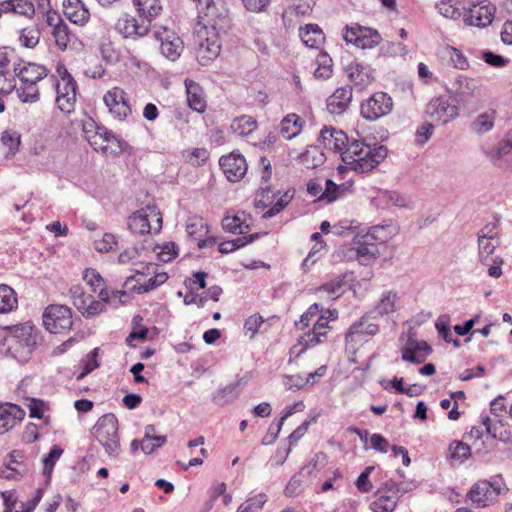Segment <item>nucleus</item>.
<instances>
[{
  "instance_id": "nucleus-1",
  "label": "nucleus",
  "mask_w": 512,
  "mask_h": 512,
  "mask_svg": "<svg viewBox=\"0 0 512 512\" xmlns=\"http://www.w3.org/2000/svg\"><path fill=\"white\" fill-rule=\"evenodd\" d=\"M319 142L327 150L340 152L342 161L359 173H366L375 168L386 156L387 148L383 145H370L364 140L349 142L347 135L333 127H324Z\"/></svg>"
},
{
  "instance_id": "nucleus-2",
  "label": "nucleus",
  "mask_w": 512,
  "mask_h": 512,
  "mask_svg": "<svg viewBox=\"0 0 512 512\" xmlns=\"http://www.w3.org/2000/svg\"><path fill=\"white\" fill-rule=\"evenodd\" d=\"M14 72L20 84L16 92L24 103H35L40 99L38 83L48 77L49 70L40 64L20 61L14 63Z\"/></svg>"
},
{
  "instance_id": "nucleus-3",
  "label": "nucleus",
  "mask_w": 512,
  "mask_h": 512,
  "mask_svg": "<svg viewBox=\"0 0 512 512\" xmlns=\"http://www.w3.org/2000/svg\"><path fill=\"white\" fill-rule=\"evenodd\" d=\"M134 274L127 277L124 287H128L131 280L136 284L131 287L132 291L137 293L149 292L165 283L168 279L166 272H158V266L152 262L137 261L134 263Z\"/></svg>"
},
{
  "instance_id": "nucleus-4",
  "label": "nucleus",
  "mask_w": 512,
  "mask_h": 512,
  "mask_svg": "<svg viewBox=\"0 0 512 512\" xmlns=\"http://www.w3.org/2000/svg\"><path fill=\"white\" fill-rule=\"evenodd\" d=\"M92 434L102 445L106 454L110 457H118L121 452L118 433V420L112 413L101 416L93 426Z\"/></svg>"
},
{
  "instance_id": "nucleus-5",
  "label": "nucleus",
  "mask_w": 512,
  "mask_h": 512,
  "mask_svg": "<svg viewBox=\"0 0 512 512\" xmlns=\"http://www.w3.org/2000/svg\"><path fill=\"white\" fill-rule=\"evenodd\" d=\"M37 333L29 322L11 328L5 339L8 351L15 358H26L37 344Z\"/></svg>"
},
{
  "instance_id": "nucleus-6",
  "label": "nucleus",
  "mask_w": 512,
  "mask_h": 512,
  "mask_svg": "<svg viewBox=\"0 0 512 512\" xmlns=\"http://www.w3.org/2000/svg\"><path fill=\"white\" fill-rule=\"evenodd\" d=\"M128 227L134 234L159 232L162 227V217L158 208L147 205L133 213L128 219Z\"/></svg>"
},
{
  "instance_id": "nucleus-7",
  "label": "nucleus",
  "mask_w": 512,
  "mask_h": 512,
  "mask_svg": "<svg viewBox=\"0 0 512 512\" xmlns=\"http://www.w3.org/2000/svg\"><path fill=\"white\" fill-rule=\"evenodd\" d=\"M221 43L218 32L203 26L196 35V58L202 66L216 59L220 53Z\"/></svg>"
},
{
  "instance_id": "nucleus-8",
  "label": "nucleus",
  "mask_w": 512,
  "mask_h": 512,
  "mask_svg": "<svg viewBox=\"0 0 512 512\" xmlns=\"http://www.w3.org/2000/svg\"><path fill=\"white\" fill-rule=\"evenodd\" d=\"M504 490L501 479L494 481L481 480L469 490L467 497L476 508H484L493 504Z\"/></svg>"
},
{
  "instance_id": "nucleus-9",
  "label": "nucleus",
  "mask_w": 512,
  "mask_h": 512,
  "mask_svg": "<svg viewBox=\"0 0 512 512\" xmlns=\"http://www.w3.org/2000/svg\"><path fill=\"white\" fill-rule=\"evenodd\" d=\"M43 324L51 333H62L72 327V312L65 305H50L43 313Z\"/></svg>"
},
{
  "instance_id": "nucleus-10",
  "label": "nucleus",
  "mask_w": 512,
  "mask_h": 512,
  "mask_svg": "<svg viewBox=\"0 0 512 512\" xmlns=\"http://www.w3.org/2000/svg\"><path fill=\"white\" fill-rule=\"evenodd\" d=\"M406 491L394 481L386 482L376 493V499L370 504L373 512H393L399 498Z\"/></svg>"
},
{
  "instance_id": "nucleus-11",
  "label": "nucleus",
  "mask_w": 512,
  "mask_h": 512,
  "mask_svg": "<svg viewBox=\"0 0 512 512\" xmlns=\"http://www.w3.org/2000/svg\"><path fill=\"white\" fill-rule=\"evenodd\" d=\"M155 39L160 43L161 54L170 61H176L184 50L181 38L172 30L164 26L154 27Z\"/></svg>"
},
{
  "instance_id": "nucleus-12",
  "label": "nucleus",
  "mask_w": 512,
  "mask_h": 512,
  "mask_svg": "<svg viewBox=\"0 0 512 512\" xmlns=\"http://www.w3.org/2000/svg\"><path fill=\"white\" fill-rule=\"evenodd\" d=\"M458 106L447 96L432 98L426 106V115L434 122L446 124L458 116Z\"/></svg>"
},
{
  "instance_id": "nucleus-13",
  "label": "nucleus",
  "mask_w": 512,
  "mask_h": 512,
  "mask_svg": "<svg viewBox=\"0 0 512 512\" xmlns=\"http://www.w3.org/2000/svg\"><path fill=\"white\" fill-rule=\"evenodd\" d=\"M392 108V98L387 93L376 92L361 104L360 112L363 118L374 121L388 115Z\"/></svg>"
},
{
  "instance_id": "nucleus-14",
  "label": "nucleus",
  "mask_w": 512,
  "mask_h": 512,
  "mask_svg": "<svg viewBox=\"0 0 512 512\" xmlns=\"http://www.w3.org/2000/svg\"><path fill=\"white\" fill-rule=\"evenodd\" d=\"M463 21L468 26L484 28L490 25L495 17V6L487 1L472 4L468 9L463 7Z\"/></svg>"
},
{
  "instance_id": "nucleus-15",
  "label": "nucleus",
  "mask_w": 512,
  "mask_h": 512,
  "mask_svg": "<svg viewBox=\"0 0 512 512\" xmlns=\"http://www.w3.org/2000/svg\"><path fill=\"white\" fill-rule=\"evenodd\" d=\"M103 101L115 119L123 121L132 113L127 93L120 87L108 90L103 96Z\"/></svg>"
},
{
  "instance_id": "nucleus-16",
  "label": "nucleus",
  "mask_w": 512,
  "mask_h": 512,
  "mask_svg": "<svg viewBox=\"0 0 512 512\" xmlns=\"http://www.w3.org/2000/svg\"><path fill=\"white\" fill-rule=\"evenodd\" d=\"M114 29L123 38L138 39L147 35L150 27L145 23H139L128 13H122L116 20Z\"/></svg>"
},
{
  "instance_id": "nucleus-17",
  "label": "nucleus",
  "mask_w": 512,
  "mask_h": 512,
  "mask_svg": "<svg viewBox=\"0 0 512 512\" xmlns=\"http://www.w3.org/2000/svg\"><path fill=\"white\" fill-rule=\"evenodd\" d=\"M219 164L230 182L240 181L245 176L248 168L244 156L236 152L222 156L219 160Z\"/></svg>"
},
{
  "instance_id": "nucleus-18",
  "label": "nucleus",
  "mask_w": 512,
  "mask_h": 512,
  "mask_svg": "<svg viewBox=\"0 0 512 512\" xmlns=\"http://www.w3.org/2000/svg\"><path fill=\"white\" fill-rule=\"evenodd\" d=\"M403 361L421 364L431 354L432 348L424 340H417L409 336L406 344L400 349Z\"/></svg>"
},
{
  "instance_id": "nucleus-19",
  "label": "nucleus",
  "mask_w": 512,
  "mask_h": 512,
  "mask_svg": "<svg viewBox=\"0 0 512 512\" xmlns=\"http://www.w3.org/2000/svg\"><path fill=\"white\" fill-rule=\"evenodd\" d=\"M58 108L65 113H70L76 100V83L69 75L62 77L61 82L55 84Z\"/></svg>"
},
{
  "instance_id": "nucleus-20",
  "label": "nucleus",
  "mask_w": 512,
  "mask_h": 512,
  "mask_svg": "<svg viewBox=\"0 0 512 512\" xmlns=\"http://www.w3.org/2000/svg\"><path fill=\"white\" fill-rule=\"evenodd\" d=\"M477 89V82L462 74H456L451 80L447 91L456 98L459 103L469 101Z\"/></svg>"
},
{
  "instance_id": "nucleus-21",
  "label": "nucleus",
  "mask_w": 512,
  "mask_h": 512,
  "mask_svg": "<svg viewBox=\"0 0 512 512\" xmlns=\"http://www.w3.org/2000/svg\"><path fill=\"white\" fill-rule=\"evenodd\" d=\"M83 133L94 150L106 154L109 134L106 128L98 127L92 119H89L83 124Z\"/></svg>"
},
{
  "instance_id": "nucleus-22",
  "label": "nucleus",
  "mask_w": 512,
  "mask_h": 512,
  "mask_svg": "<svg viewBox=\"0 0 512 512\" xmlns=\"http://www.w3.org/2000/svg\"><path fill=\"white\" fill-rule=\"evenodd\" d=\"M373 319L370 314H364L359 321L352 324L346 334L347 343H358L362 341V336H374L379 332V326L369 322Z\"/></svg>"
},
{
  "instance_id": "nucleus-23",
  "label": "nucleus",
  "mask_w": 512,
  "mask_h": 512,
  "mask_svg": "<svg viewBox=\"0 0 512 512\" xmlns=\"http://www.w3.org/2000/svg\"><path fill=\"white\" fill-rule=\"evenodd\" d=\"M344 71L349 81L355 87L361 89L368 85L373 79L372 68L358 61H351L349 64L345 65Z\"/></svg>"
},
{
  "instance_id": "nucleus-24",
  "label": "nucleus",
  "mask_w": 512,
  "mask_h": 512,
  "mask_svg": "<svg viewBox=\"0 0 512 512\" xmlns=\"http://www.w3.org/2000/svg\"><path fill=\"white\" fill-rule=\"evenodd\" d=\"M186 232L188 237L198 241V247L200 249L215 244V240L212 237L203 238L208 233V227L200 216H192L187 220Z\"/></svg>"
},
{
  "instance_id": "nucleus-25",
  "label": "nucleus",
  "mask_w": 512,
  "mask_h": 512,
  "mask_svg": "<svg viewBox=\"0 0 512 512\" xmlns=\"http://www.w3.org/2000/svg\"><path fill=\"white\" fill-rule=\"evenodd\" d=\"M352 251L356 259L362 265H369L379 257V249L376 243L370 242L360 234L354 240Z\"/></svg>"
},
{
  "instance_id": "nucleus-26",
  "label": "nucleus",
  "mask_w": 512,
  "mask_h": 512,
  "mask_svg": "<svg viewBox=\"0 0 512 512\" xmlns=\"http://www.w3.org/2000/svg\"><path fill=\"white\" fill-rule=\"evenodd\" d=\"M47 23L53 28L52 36L57 47L62 51L67 49L69 43L75 38L69 31L67 24L64 23L56 13H49L47 15Z\"/></svg>"
},
{
  "instance_id": "nucleus-27",
  "label": "nucleus",
  "mask_w": 512,
  "mask_h": 512,
  "mask_svg": "<svg viewBox=\"0 0 512 512\" xmlns=\"http://www.w3.org/2000/svg\"><path fill=\"white\" fill-rule=\"evenodd\" d=\"M352 101V88L343 86L337 88L326 101L327 110L333 115L344 113Z\"/></svg>"
},
{
  "instance_id": "nucleus-28",
  "label": "nucleus",
  "mask_w": 512,
  "mask_h": 512,
  "mask_svg": "<svg viewBox=\"0 0 512 512\" xmlns=\"http://www.w3.org/2000/svg\"><path fill=\"white\" fill-rule=\"evenodd\" d=\"M25 415L20 406L12 403L0 404V434L11 430Z\"/></svg>"
},
{
  "instance_id": "nucleus-29",
  "label": "nucleus",
  "mask_w": 512,
  "mask_h": 512,
  "mask_svg": "<svg viewBox=\"0 0 512 512\" xmlns=\"http://www.w3.org/2000/svg\"><path fill=\"white\" fill-rule=\"evenodd\" d=\"M63 13L70 22L80 26L90 18V12L81 0H64Z\"/></svg>"
},
{
  "instance_id": "nucleus-30",
  "label": "nucleus",
  "mask_w": 512,
  "mask_h": 512,
  "mask_svg": "<svg viewBox=\"0 0 512 512\" xmlns=\"http://www.w3.org/2000/svg\"><path fill=\"white\" fill-rule=\"evenodd\" d=\"M398 295L394 291H385L382 293L379 301L376 303L374 308L367 312L374 319L376 317H384L397 310L396 301Z\"/></svg>"
},
{
  "instance_id": "nucleus-31",
  "label": "nucleus",
  "mask_w": 512,
  "mask_h": 512,
  "mask_svg": "<svg viewBox=\"0 0 512 512\" xmlns=\"http://www.w3.org/2000/svg\"><path fill=\"white\" fill-rule=\"evenodd\" d=\"M23 453L19 450H14L10 453L7 464L2 470V475L6 479H18L20 476L27 472V466L23 461Z\"/></svg>"
},
{
  "instance_id": "nucleus-32",
  "label": "nucleus",
  "mask_w": 512,
  "mask_h": 512,
  "mask_svg": "<svg viewBox=\"0 0 512 512\" xmlns=\"http://www.w3.org/2000/svg\"><path fill=\"white\" fill-rule=\"evenodd\" d=\"M133 5L139 16L148 22L159 16L163 9L161 0H133Z\"/></svg>"
},
{
  "instance_id": "nucleus-33",
  "label": "nucleus",
  "mask_w": 512,
  "mask_h": 512,
  "mask_svg": "<svg viewBox=\"0 0 512 512\" xmlns=\"http://www.w3.org/2000/svg\"><path fill=\"white\" fill-rule=\"evenodd\" d=\"M299 36L305 46L309 48H319L324 42V33L317 24H307L300 28Z\"/></svg>"
},
{
  "instance_id": "nucleus-34",
  "label": "nucleus",
  "mask_w": 512,
  "mask_h": 512,
  "mask_svg": "<svg viewBox=\"0 0 512 512\" xmlns=\"http://www.w3.org/2000/svg\"><path fill=\"white\" fill-rule=\"evenodd\" d=\"M495 119L496 111L494 109H489L476 116L470 124V129L477 135H483L493 129Z\"/></svg>"
},
{
  "instance_id": "nucleus-35",
  "label": "nucleus",
  "mask_w": 512,
  "mask_h": 512,
  "mask_svg": "<svg viewBox=\"0 0 512 512\" xmlns=\"http://www.w3.org/2000/svg\"><path fill=\"white\" fill-rule=\"evenodd\" d=\"M303 123V120L297 114H288L280 123V133L285 139L291 140L301 133Z\"/></svg>"
},
{
  "instance_id": "nucleus-36",
  "label": "nucleus",
  "mask_w": 512,
  "mask_h": 512,
  "mask_svg": "<svg viewBox=\"0 0 512 512\" xmlns=\"http://www.w3.org/2000/svg\"><path fill=\"white\" fill-rule=\"evenodd\" d=\"M155 427L147 425L144 430V436L141 440V450L144 454H151L157 448L161 447L166 441V436H155Z\"/></svg>"
},
{
  "instance_id": "nucleus-37",
  "label": "nucleus",
  "mask_w": 512,
  "mask_h": 512,
  "mask_svg": "<svg viewBox=\"0 0 512 512\" xmlns=\"http://www.w3.org/2000/svg\"><path fill=\"white\" fill-rule=\"evenodd\" d=\"M240 382H234L218 389L212 395L213 402L218 406L232 403L239 395Z\"/></svg>"
},
{
  "instance_id": "nucleus-38",
  "label": "nucleus",
  "mask_w": 512,
  "mask_h": 512,
  "mask_svg": "<svg viewBox=\"0 0 512 512\" xmlns=\"http://www.w3.org/2000/svg\"><path fill=\"white\" fill-rule=\"evenodd\" d=\"M462 3V1L458 0H440L435 4V9L441 16L447 19L458 20L461 17L463 18V12L460 8Z\"/></svg>"
},
{
  "instance_id": "nucleus-39",
  "label": "nucleus",
  "mask_w": 512,
  "mask_h": 512,
  "mask_svg": "<svg viewBox=\"0 0 512 512\" xmlns=\"http://www.w3.org/2000/svg\"><path fill=\"white\" fill-rule=\"evenodd\" d=\"M187 101L191 109L202 113L206 109V100L201 87L196 83H186Z\"/></svg>"
},
{
  "instance_id": "nucleus-40",
  "label": "nucleus",
  "mask_w": 512,
  "mask_h": 512,
  "mask_svg": "<svg viewBox=\"0 0 512 512\" xmlns=\"http://www.w3.org/2000/svg\"><path fill=\"white\" fill-rule=\"evenodd\" d=\"M256 128V120L248 115L237 117L231 124L232 132L241 137L249 136L256 130Z\"/></svg>"
},
{
  "instance_id": "nucleus-41",
  "label": "nucleus",
  "mask_w": 512,
  "mask_h": 512,
  "mask_svg": "<svg viewBox=\"0 0 512 512\" xmlns=\"http://www.w3.org/2000/svg\"><path fill=\"white\" fill-rule=\"evenodd\" d=\"M328 321L325 317L321 316L313 326L312 332L308 333L306 338L304 339L305 347H312L321 342V337L326 336Z\"/></svg>"
},
{
  "instance_id": "nucleus-42",
  "label": "nucleus",
  "mask_w": 512,
  "mask_h": 512,
  "mask_svg": "<svg viewBox=\"0 0 512 512\" xmlns=\"http://www.w3.org/2000/svg\"><path fill=\"white\" fill-rule=\"evenodd\" d=\"M18 300L15 291L8 285H0V314L11 312L17 307Z\"/></svg>"
},
{
  "instance_id": "nucleus-43",
  "label": "nucleus",
  "mask_w": 512,
  "mask_h": 512,
  "mask_svg": "<svg viewBox=\"0 0 512 512\" xmlns=\"http://www.w3.org/2000/svg\"><path fill=\"white\" fill-rule=\"evenodd\" d=\"M394 233V229L390 225H375L370 227L365 234H362L363 238L370 242H386L389 240Z\"/></svg>"
},
{
  "instance_id": "nucleus-44",
  "label": "nucleus",
  "mask_w": 512,
  "mask_h": 512,
  "mask_svg": "<svg viewBox=\"0 0 512 512\" xmlns=\"http://www.w3.org/2000/svg\"><path fill=\"white\" fill-rule=\"evenodd\" d=\"M99 299L105 304H109L112 307H118L129 301L130 295L124 290H115L109 292L107 289H101L99 292Z\"/></svg>"
},
{
  "instance_id": "nucleus-45",
  "label": "nucleus",
  "mask_w": 512,
  "mask_h": 512,
  "mask_svg": "<svg viewBox=\"0 0 512 512\" xmlns=\"http://www.w3.org/2000/svg\"><path fill=\"white\" fill-rule=\"evenodd\" d=\"M317 68L314 76L318 79H328L332 75V59L326 52H321L316 58Z\"/></svg>"
},
{
  "instance_id": "nucleus-46",
  "label": "nucleus",
  "mask_w": 512,
  "mask_h": 512,
  "mask_svg": "<svg viewBox=\"0 0 512 512\" xmlns=\"http://www.w3.org/2000/svg\"><path fill=\"white\" fill-rule=\"evenodd\" d=\"M343 279L344 276H338L320 286L317 289V292L321 294H326V297L329 299L338 298L343 292Z\"/></svg>"
},
{
  "instance_id": "nucleus-47",
  "label": "nucleus",
  "mask_w": 512,
  "mask_h": 512,
  "mask_svg": "<svg viewBox=\"0 0 512 512\" xmlns=\"http://www.w3.org/2000/svg\"><path fill=\"white\" fill-rule=\"evenodd\" d=\"M62 454H63V449L58 445H54L51 448L50 452L46 456H44V458L42 460L43 466H44L43 474L46 477L47 481L50 480L53 468H54L55 464L57 463V461L60 459Z\"/></svg>"
},
{
  "instance_id": "nucleus-48",
  "label": "nucleus",
  "mask_w": 512,
  "mask_h": 512,
  "mask_svg": "<svg viewBox=\"0 0 512 512\" xmlns=\"http://www.w3.org/2000/svg\"><path fill=\"white\" fill-rule=\"evenodd\" d=\"M381 41L380 34L371 28L364 27L363 33H361L356 47L361 49H370L377 46Z\"/></svg>"
},
{
  "instance_id": "nucleus-49",
  "label": "nucleus",
  "mask_w": 512,
  "mask_h": 512,
  "mask_svg": "<svg viewBox=\"0 0 512 512\" xmlns=\"http://www.w3.org/2000/svg\"><path fill=\"white\" fill-rule=\"evenodd\" d=\"M327 463L326 454L319 452L314 455V457L309 461V463L302 469L300 475L304 472H307V475L310 479L316 477L317 472L325 467Z\"/></svg>"
},
{
  "instance_id": "nucleus-50",
  "label": "nucleus",
  "mask_w": 512,
  "mask_h": 512,
  "mask_svg": "<svg viewBox=\"0 0 512 512\" xmlns=\"http://www.w3.org/2000/svg\"><path fill=\"white\" fill-rule=\"evenodd\" d=\"M222 226L224 230L228 232L239 234L245 233V231L249 228V225L245 224L244 219L239 214L225 217L222 220Z\"/></svg>"
},
{
  "instance_id": "nucleus-51",
  "label": "nucleus",
  "mask_w": 512,
  "mask_h": 512,
  "mask_svg": "<svg viewBox=\"0 0 512 512\" xmlns=\"http://www.w3.org/2000/svg\"><path fill=\"white\" fill-rule=\"evenodd\" d=\"M83 280L91 287L93 292L99 293L101 289H106L103 277L95 269L87 268L83 273Z\"/></svg>"
},
{
  "instance_id": "nucleus-52",
  "label": "nucleus",
  "mask_w": 512,
  "mask_h": 512,
  "mask_svg": "<svg viewBox=\"0 0 512 512\" xmlns=\"http://www.w3.org/2000/svg\"><path fill=\"white\" fill-rule=\"evenodd\" d=\"M449 452L452 460L462 463L470 456L471 448L461 441H454L449 446Z\"/></svg>"
},
{
  "instance_id": "nucleus-53",
  "label": "nucleus",
  "mask_w": 512,
  "mask_h": 512,
  "mask_svg": "<svg viewBox=\"0 0 512 512\" xmlns=\"http://www.w3.org/2000/svg\"><path fill=\"white\" fill-rule=\"evenodd\" d=\"M499 241L497 238L486 237L484 234H478V247L480 257L486 261V258L491 255Z\"/></svg>"
},
{
  "instance_id": "nucleus-54",
  "label": "nucleus",
  "mask_w": 512,
  "mask_h": 512,
  "mask_svg": "<svg viewBox=\"0 0 512 512\" xmlns=\"http://www.w3.org/2000/svg\"><path fill=\"white\" fill-rule=\"evenodd\" d=\"M105 310V303L100 300H95L90 296V301H85L83 308L78 311L86 318L94 317Z\"/></svg>"
},
{
  "instance_id": "nucleus-55",
  "label": "nucleus",
  "mask_w": 512,
  "mask_h": 512,
  "mask_svg": "<svg viewBox=\"0 0 512 512\" xmlns=\"http://www.w3.org/2000/svg\"><path fill=\"white\" fill-rule=\"evenodd\" d=\"M15 72L8 70H0V94H10L13 90H17Z\"/></svg>"
},
{
  "instance_id": "nucleus-56",
  "label": "nucleus",
  "mask_w": 512,
  "mask_h": 512,
  "mask_svg": "<svg viewBox=\"0 0 512 512\" xmlns=\"http://www.w3.org/2000/svg\"><path fill=\"white\" fill-rule=\"evenodd\" d=\"M267 502V496L260 493L252 498H249L246 503L241 504L237 512H256L260 510L263 505Z\"/></svg>"
},
{
  "instance_id": "nucleus-57",
  "label": "nucleus",
  "mask_w": 512,
  "mask_h": 512,
  "mask_svg": "<svg viewBox=\"0 0 512 512\" xmlns=\"http://www.w3.org/2000/svg\"><path fill=\"white\" fill-rule=\"evenodd\" d=\"M448 53L449 60L456 69L466 70L469 68L468 59L462 54V52L459 49L450 47Z\"/></svg>"
},
{
  "instance_id": "nucleus-58",
  "label": "nucleus",
  "mask_w": 512,
  "mask_h": 512,
  "mask_svg": "<svg viewBox=\"0 0 512 512\" xmlns=\"http://www.w3.org/2000/svg\"><path fill=\"white\" fill-rule=\"evenodd\" d=\"M339 190L340 187L338 185H336L332 180L327 179L325 181V189L320 194L318 200L331 203L338 198Z\"/></svg>"
},
{
  "instance_id": "nucleus-59",
  "label": "nucleus",
  "mask_w": 512,
  "mask_h": 512,
  "mask_svg": "<svg viewBox=\"0 0 512 512\" xmlns=\"http://www.w3.org/2000/svg\"><path fill=\"white\" fill-rule=\"evenodd\" d=\"M19 41L24 47L33 48L39 42V32L35 29H22Z\"/></svg>"
},
{
  "instance_id": "nucleus-60",
  "label": "nucleus",
  "mask_w": 512,
  "mask_h": 512,
  "mask_svg": "<svg viewBox=\"0 0 512 512\" xmlns=\"http://www.w3.org/2000/svg\"><path fill=\"white\" fill-rule=\"evenodd\" d=\"M116 244V237L113 234L105 233L100 239L94 241V247L98 252H109Z\"/></svg>"
},
{
  "instance_id": "nucleus-61",
  "label": "nucleus",
  "mask_w": 512,
  "mask_h": 512,
  "mask_svg": "<svg viewBox=\"0 0 512 512\" xmlns=\"http://www.w3.org/2000/svg\"><path fill=\"white\" fill-rule=\"evenodd\" d=\"M307 384H310V379L300 374L285 376L283 379V385L289 390L300 389Z\"/></svg>"
},
{
  "instance_id": "nucleus-62",
  "label": "nucleus",
  "mask_w": 512,
  "mask_h": 512,
  "mask_svg": "<svg viewBox=\"0 0 512 512\" xmlns=\"http://www.w3.org/2000/svg\"><path fill=\"white\" fill-rule=\"evenodd\" d=\"M14 13L32 18L35 14L34 4L29 0H15Z\"/></svg>"
},
{
  "instance_id": "nucleus-63",
  "label": "nucleus",
  "mask_w": 512,
  "mask_h": 512,
  "mask_svg": "<svg viewBox=\"0 0 512 512\" xmlns=\"http://www.w3.org/2000/svg\"><path fill=\"white\" fill-rule=\"evenodd\" d=\"M482 59L485 63L492 67L502 68L505 67L509 60L499 54H495L491 51H484L482 53Z\"/></svg>"
},
{
  "instance_id": "nucleus-64",
  "label": "nucleus",
  "mask_w": 512,
  "mask_h": 512,
  "mask_svg": "<svg viewBox=\"0 0 512 512\" xmlns=\"http://www.w3.org/2000/svg\"><path fill=\"white\" fill-rule=\"evenodd\" d=\"M512 149L504 141L500 142L497 148L486 151L487 157L494 163H498Z\"/></svg>"
}]
</instances>
